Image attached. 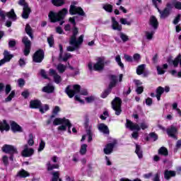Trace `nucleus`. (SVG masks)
I'll list each match as a JSON object with an SVG mask.
<instances>
[{"label": "nucleus", "mask_w": 181, "mask_h": 181, "mask_svg": "<svg viewBox=\"0 0 181 181\" xmlns=\"http://www.w3.org/2000/svg\"><path fill=\"white\" fill-rule=\"evenodd\" d=\"M73 35L71 37V39L69 40V45L71 46H69L67 47L68 52H74V50L78 49L80 47V45L83 43V37H84L83 35H81L78 40L76 37L77 36V34L78 33V30H77V28H74L73 31Z\"/></svg>", "instance_id": "nucleus-1"}, {"label": "nucleus", "mask_w": 181, "mask_h": 181, "mask_svg": "<svg viewBox=\"0 0 181 181\" xmlns=\"http://www.w3.org/2000/svg\"><path fill=\"white\" fill-rule=\"evenodd\" d=\"M54 125H61L58 127L59 131H66L68 127L69 134H71V123L69 119L66 118H56L53 122Z\"/></svg>", "instance_id": "nucleus-2"}, {"label": "nucleus", "mask_w": 181, "mask_h": 181, "mask_svg": "<svg viewBox=\"0 0 181 181\" xmlns=\"http://www.w3.org/2000/svg\"><path fill=\"white\" fill-rule=\"evenodd\" d=\"M68 12L69 11L67 8H63L57 13L53 11H50L48 16L51 22H58V21H63Z\"/></svg>", "instance_id": "nucleus-3"}, {"label": "nucleus", "mask_w": 181, "mask_h": 181, "mask_svg": "<svg viewBox=\"0 0 181 181\" xmlns=\"http://www.w3.org/2000/svg\"><path fill=\"white\" fill-rule=\"evenodd\" d=\"M104 58H98L97 62L95 64H93L92 62H89L88 64V67L89 70H95V71H101L104 69Z\"/></svg>", "instance_id": "nucleus-4"}, {"label": "nucleus", "mask_w": 181, "mask_h": 181, "mask_svg": "<svg viewBox=\"0 0 181 181\" xmlns=\"http://www.w3.org/2000/svg\"><path fill=\"white\" fill-rule=\"evenodd\" d=\"M81 87L80 85H73V86H69L66 88V93L67 95H69V98H73L74 97V94H77L80 93Z\"/></svg>", "instance_id": "nucleus-5"}, {"label": "nucleus", "mask_w": 181, "mask_h": 181, "mask_svg": "<svg viewBox=\"0 0 181 181\" xmlns=\"http://www.w3.org/2000/svg\"><path fill=\"white\" fill-rule=\"evenodd\" d=\"M121 104H122V101H121V99L118 97H116L112 101V107L113 108L114 111H115L116 115H119L122 111L121 110Z\"/></svg>", "instance_id": "nucleus-6"}, {"label": "nucleus", "mask_w": 181, "mask_h": 181, "mask_svg": "<svg viewBox=\"0 0 181 181\" xmlns=\"http://www.w3.org/2000/svg\"><path fill=\"white\" fill-rule=\"evenodd\" d=\"M18 4H20L21 6H23L22 18H23V19H28L29 18V13H30V8H29V5L25 0H20L18 1Z\"/></svg>", "instance_id": "nucleus-7"}, {"label": "nucleus", "mask_w": 181, "mask_h": 181, "mask_svg": "<svg viewBox=\"0 0 181 181\" xmlns=\"http://www.w3.org/2000/svg\"><path fill=\"white\" fill-rule=\"evenodd\" d=\"M110 83L109 85V88L106 90H105L102 95L101 97L102 98H106L107 95H108V94H110V93H111V88H112V87H115V84H117V76L112 75L110 76Z\"/></svg>", "instance_id": "nucleus-8"}, {"label": "nucleus", "mask_w": 181, "mask_h": 181, "mask_svg": "<svg viewBox=\"0 0 181 181\" xmlns=\"http://www.w3.org/2000/svg\"><path fill=\"white\" fill-rule=\"evenodd\" d=\"M69 13L71 15H80L81 16H84V15H86L83 8L74 5H71Z\"/></svg>", "instance_id": "nucleus-9"}, {"label": "nucleus", "mask_w": 181, "mask_h": 181, "mask_svg": "<svg viewBox=\"0 0 181 181\" xmlns=\"http://www.w3.org/2000/svg\"><path fill=\"white\" fill-rule=\"evenodd\" d=\"M44 57L45 53L43 52V50L40 49L34 54V56L33 57V62L35 63H42Z\"/></svg>", "instance_id": "nucleus-10"}, {"label": "nucleus", "mask_w": 181, "mask_h": 181, "mask_svg": "<svg viewBox=\"0 0 181 181\" xmlns=\"http://www.w3.org/2000/svg\"><path fill=\"white\" fill-rule=\"evenodd\" d=\"M35 153V150L32 148H29V146L28 144H25L24 146V148L21 153V155L24 156V158H29L30 156H32Z\"/></svg>", "instance_id": "nucleus-11"}, {"label": "nucleus", "mask_w": 181, "mask_h": 181, "mask_svg": "<svg viewBox=\"0 0 181 181\" xmlns=\"http://www.w3.org/2000/svg\"><path fill=\"white\" fill-rule=\"evenodd\" d=\"M126 128H128L130 131H141V127L138 124L131 122L129 119H127Z\"/></svg>", "instance_id": "nucleus-12"}, {"label": "nucleus", "mask_w": 181, "mask_h": 181, "mask_svg": "<svg viewBox=\"0 0 181 181\" xmlns=\"http://www.w3.org/2000/svg\"><path fill=\"white\" fill-rule=\"evenodd\" d=\"M2 151L3 152H5V153H18V151L15 146L8 144H6L2 147Z\"/></svg>", "instance_id": "nucleus-13"}, {"label": "nucleus", "mask_w": 181, "mask_h": 181, "mask_svg": "<svg viewBox=\"0 0 181 181\" xmlns=\"http://www.w3.org/2000/svg\"><path fill=\"white\" fill-rule=\"evenodd\" d=\"M23 43L25 45L24 54L28 56L30 53V40L28 37L23 38Z\"/></svg>", "instance_id": "nucleus-14"}, {"label": "nucleus", "mask_w": 181, "mask_h": 181, "mask_svg": "<svg viewBox=\"0 0 181 181\" xmlns=\"http://www.w3.org/2000/svg\"><path fill=\"white\" fill-rule=\"evenodd\" d=\"M4 58L0 60V66H4L5 63H8V62H11V59L13 57V55L9 54L8 51H4Z\"/></svg>", "instance_id": "nucleus-15"}, {"label": "nucleus", "mask_w": 181, "mask_h": 181, "mask_svg": "<svg viewBox=\"0 0 181 181\" xmlns=\"http://www.w3.org/2000/svg\"><path fill=\"white\" fill-rule=\"evenodd\" d=\"M167 134L168 136L171 138H176V134H177V128L176 127L172 125L167 129Z\"/></svg>", "instance_id": "nucleus-16"}, {"label": "nucleus", "mask_w": 181, "mask_h": 181, "mask_svg": "<svg viewBox=\"0 0 181 181\" xmlns=\"http://www.w3.org/2000/svg\"><path fill=\"white\" fill-rule=\"evenodd\" d=\"M49 76L54 78V81L57 84L62 82V77L52 69H49Z\"/></svg>", "instance_id": "nucleus-17"}, {"label": "nucleus", "mask_w": 181, "mask_h": 181, "mask_svg": "<svg viewBox=\"0 0 181 181\" xmlns=\"http://www.w3.org/2000/svg\"><path fill=\"white\" fill-rule=\"evenodd\" d=\"M149 25L153 28L154 30L158 29V26H159V23L158 22V19L155 16H151L149 19Z\"/></svg>", "instance_id": "nucleus-18"}, {"label": "nucleus", "mask_w": 181, "mask_h": 181, "mask_svg": "<svg viewBox=\"0 0 181 181\" xmlns=\"http://www.w3.org/2000/svg\"><path fill=\"white\" fill-rule=\"evenodd\" d=\"M112 29L113 30H118L119 32L122 30V25H119L114 17L112 18Z\"/></svg>", "instance_id": "nucleus-19"}, {"label": "nucleus", "mask_w": 181, "mask_h": 181, "mask_svg": "<svg viewBox=\"0 0 181 181\" xmlns=\"http://www.w3.org/2000/svg\"><path fill=\"white\" fill-rule=\"evenodd\" d=\"M114 146H115V143H110L107 144L104 148V153L105 155H110L111 152H112V149H114Z\"/></svg>", "instance_id": "nucleus-20"}, {"label": "nucleus", "mask_w": 181, "mask_h": 181, "mask_svg": "<svg viewBox=\"0 0 181 181\" xmlns=\"http://www.w3.org/2000/svg\"><path fill=\"white\" fill-rule=\"evenodd\" d=\"M157 9L160 15L161 19H165V18H168V16H169V14L170 13V8H165L163 11H160L159 8H157Z\"/></svg>", "instance_id": "nucleus-21"}, {"label": "nucleus", "mask_w": 181, "mask_h": 181, "mask_svg": "<svg viewBox=\"0 0 181 181\" xmlns=\"http://www.w3.org/2000/svg\"><path fill=\"white\" fill-rule=\"evenodd\" d=\"M11 127L9 124L6 122V120L0 121V131L4 132V131H9Z\"/></svg>", "instance_id": "nucleus-22"}, {"label": "nucleus", "mask_w": 181, "mask_h": 181, "mask_svg": "<svg viewBox=\"0 0 181 181\" xmlns=\"http://www.w3.org/2000/svg\"><path fill=\"white\" fill-rule=\"evenodd\" d=\"M11 130L13 132H22V128L15 122H11Z\"/></svg>", "instance_id": "nucleus-23"}, {"label": "nucleus", "mask_w": 181, "mask_h": 181, "mask_svg": "<svg viewBox=\"0 0 181 181\" xmlns=\"http://www.w3.org/2000/svg\"><path fill=\"white\" fill-rule=\"evenodd\" d=\"M85 127L87 131V135H88V141L91 142L93 141V135L91 133V126L88 125V122H86L85 124Z\"/></svg>", "instance_id": "nucleus-24"}, {"label": "nucleus", "mask_w": 181, "mask_h": 181, "mask_svg": "<svg viewBox=\"0 0 181 181\" xmlns=\"http://www.w3.org/2000/svg\"><path fill=\"white\" fill-rule=\"evenodd\" d=\"M98 128L100 132H103V134H110V130L108 129V127L105 125V124H99L98 125Z\"/></svg>", "instance_id": "nucleus-25"}, {"label": "nucleus", "mask_w": 181, "mask_h": 181, "mask_svg": "<svg viewBox=\"0 0 181 181\" xmlns=\"http://www.w3.org/2000/svg\"><path fill=\"white\" fill-rule=\"evenodd\" d=\"M176 176V172L173 170H165L164 173V177L166 180H169L170 177H175Z\"/></svg>", "instance_id": "nucleus-26"}, {"label": "nucleus", "mask_w": 181, "mask_h": 181, "mask_svg": "<svg viewBox=\"0 0 181 181\" xmlns=\"http://www.w3.org/2000/svg\"><path fill=\"white\" fill-rule=\"evenodd\" d=\"M59 50H60L59 59H62L64 62H67V60H69V59L71 57V54H65L64 58H62V54H63V46H62V45H59Z\"/></svg>", "instance_id": "nucleus-27"}, {"label": "nucleus", "mask_w": 181, "mask_h": 181, "mask_svg": "<svg viewBox=\"0 0 181 181\" xmlns=\"http://www.w3.org/2000/svg\"><path fill=\"white\" fill-rule=\"evenodd\" d=\"M156 30H148L145 32V37L147 40H152L153 39V35H155V31Z\"/></svg>", "instance_id": "nucleus-28"}, {"label": "nucleus", "mask_w": 181, "mask_h": 181, "mask_svg": "<svg viewBox=\"0 0 181 181\" xmlns=\"http://www.w3.org/2000/svg\"><path fill=\"white\" fill-rule=\"evenodd\" d=\"M163 93H165V89L163 88H162L161 86H159L158 88H157L156 97L158 101H160V97L162 94H163Z\"/></svg>", "instance_id": "nucleus-29"}, {"label": "nucleus", "mask_w": 181, "mask_h": 181, "mask_svg": "<svg viewBox=\"0 0 181 181\" xmlns=\"http://www.w3.org/2000/svg\"><path fill=\"white\" fill-rule=\"evenodd\" d=\"M40 105H42V103L40 100H31L30 103V108H40Z\"/></svg>", "instance_id": "nucleus-30"}, {"label": "nucleus", "mask_w": 181, "mask_h": 181, "mask_svg": "<svg viewBox=\"0 0 181 181\" xmlns=\"http://www.w3.org/2000/svg\"><path fill=\"white\" fill-rule=\"evenodd\" d=\"M168 69L167 64H164L162 66H157L158 74H165V70Z\"/></svg>", "instance_id": "nucleus-31"}, {"label": "nucleus", "mask_w": 181, "mask_h": 181, "mask_svg": "<svg viewBox=\"0 0 181 181\" xmlns=\"http://www.w3.org/2000/svg\"><path fill=\"white\" fill-rule=\"evenodd\" d=\"M42 91L44 93H53V91H54V86L48 84L42 88Z\"/></svg>", "instance_id": "nucleus-32"}, {"label": "nucleus", "mask_w": 181, "mask_h": 181, "mask_svg": "<svg viewBox=\"0 0 181 181\" xmlns=\"http://www.w3.org/2000/svg\"><path fill=\"white\" fill-rule=\"evenodd\" d=\"M6 16L11 19L12 21H16V14L15 13V10L11 9L10 12L6 13Z\"/></svg>", "instance_id": "nucleus-33"}, {"label": "nucleus", "mask_w": 181, "mask_h": 181, "mask_svg": "<svg viewBox=\"0 0 181 181\" xmlns=\"http://www.w3.org/2000/svg\"><path fill=\"white\" fill-rule=\"evenodd\" d=\"M135 152H136L138 158L139 159H142L144 156L142 154V150H141V146H139L138 144L136 145V151H135Z\"/></svg>", "instance_id": "nucleus-34"}, {"label": "nucleus", "mask_w": 181, "mask_h": 181, "mask_svg": "<svg viewBox=\"0 0 181 181\" xmlns=\"http://www.w3.org/2000/svg\"><path fill=\"white\" fill-rule=\"evenodd\" d=\"M145 67H146L145 64H141L137 67L136 73L139 76H141V74H142L144 71H145Z\"/></svg>", "instance_id": "nucleus-35"}, {"label": "nucleus", "mask_w": 181, "mask_h": 181, "mask_svg": "<svg viewBox=\"0 0 181 181\" xmlns=\"http://www.w3.org/2000/svg\"><path fill=\"white\" fill-rule=\"evenodd\" d=\"M18 175L20 176V177H28L30 175L26 170H22L18 173Z\"/></svg>", "instance_id": "nucleus-36"}, {"label": "nucleus", "mask_w": 181, "mask_h": 181, "mask_svg": "<svg viewBox=\"0 0 181 181\" xmlns=\"http://www.w3.org/2000/svg\"><path fill=\"white\" fill-rule=\"evenodd\" d=\"M119 36L124 42H128L129 40V37H128V35L123 33H119Z\"/></svg>", "instance_id": "nucleus-37"}, {"label": "nucleus", "mask_w": 181, "mask_h": 181, "mask_svg": "<svg viewBox=\"0 0 181 181\" xmlns=\"http://www.w3.org/2000/svg\"><path fill=\"white\" fill-rule=\"evenodd\" d=\"M25 32L31 39H33V35H32V28H30V25L28 24L26 25L25 26Z\"/></svg>", "instance_id": "nucleus-38"}, {"label": "nucleus", "mask_w": 181, "mask_h": 181, "mask_svg": "<svg viewBox=\"0 0 181 181\" xmlns=\"http://www.w3.org/2000/svg\"><path fill=\"white\" fill-rule=\"evenodd\" d=\"M52 4L54 6H62L64 5V0H52Z\"/></svg>", "instance_id": "nucleus-39"}, {"label": "nucleus", "mask_w": 181, "mask_h": 181, "mask_svg": "<svg viewBox=\"0 0 181 181\" xmlns=\"http://www.w3.org/2000/svg\"><path fill=\"white\" fill-rule=\"evenodd\" d=\"M120 23H122V25H127V26H131L132 23V21H128V19L127 18H120Z\"/></svg>", "instance_id": "nucleus-40"}, {"label": "nucleus", "mask_w": 181, "mask_h": 181, "mask_svg": "<svg viewBox=\"0 0 181 181\" xmlns=\"http://www.w3.org/2000/svg\"><path fill=\"white\" fill-rule=\"evenodd\" d=\"M47 168L48 170H53V169H59V164L51 165L50 163H47Z\"/></svg>", "instance_id": "nucleus-41"}, {"label": "nucleus", "mask_w": 181, "mask_h": 181, "mask_svg": "<svg viewBox=\"0 0 181 181\" xmlns=\"http://www.w3.org/2000/svg\"><path fill=\"white\" fill-rule=\"evenodd\" d=\"M57 70H58L59 73H64L66 71V66L59 64L57 66Z\"/></svg>", "instance_id": "nucleus-42"}, {"label": "nucleus", "mask_w": 181, "mask_h": 181, "mask_svg": "<svg viewBox=\"0 0 181 181\" xmlns=\"http://www.w3.org/2000/svg\"><path fill=\"white\" fill-rule=\"evenodd\" d=\"M158 153L160 155H163L164 156H168V149L165 147H161L159 150H158Z\"/></svg>", "instance_id": "nucleus-43"}, {"label": "nucleus", "mask_w": 181, "mask_h": 181, "mask_svg": "<svg viewBox=\"0 0 181 181\" xmlns=\"http://www.w3.org/2000/svg\"><path fill=\"white\" fill-rule=\"evenodd\" d=\"M115 62L121 69H124V64L121 62V57L119 55L115 57Z\"/></svg>", "instance_id": "nucleus-44"}, {"label": "nucleus", "mask_w": 181, "mask_h": 181, "mask_svg": "<svg viewBox=\"0 0 181 181\" xmlns=\"http://www.w3.org/2000/svg\"><path fill=\"white\" fill-rule=\"evenodd\" d=\"M15 97V90L11 92L10 95L5 99V103H9V101H12V98Z\"/></svg>", "instance_id": "nucleus-45"}, {"label": "nucleus", "mask_w": 181, "mask_h": 181, "mask_svg": "<svg viewBox=\"0 0 181 181\" xmlns=\"http://www.w3.org/2000/svg\"><path fill=\"white\" fill-rule=\"evenodd\" d=\"M87 152V144H82L80 150L81 155H86Z\"/></svg>", "instance_id": "nucleus-46"}, {"label": "nucleus", "mask_w": 181, "mask_h": 181, "mask_svg": "<svg viewBox=\"0 0 181 181\" xmlns=\"http://www.w3.org/2000/svg\"><path fill=\"white\" fill-rule=\"evenodd\" d=\"M52 176L53 177H52V181H57V180H59L60 173H59V171L54 172V173H52Z\"/></svg>", "instance_id": "nucleus-47"}, {"label": "nucleus", "mask_w": 181, "mask_h": 181, "mask_svg": "<svg viewBox=\"0 0 181 181\" xmlns=\"http://www.w3.org/2000/svg\"><path fill=\"white\" fill-rule=\"evenodd\" d=\"M45 146H46V143L43 140H41L39 148H38V152H42L45 149Z\"/></svg>", "instance_id": "nucleus-48"}, {"label": "nucleus", "mask_w": 181, "mask_h": 181, "mask_svg": "<svg viewBox=\"0 0 181 181\" xmlns=\"http://www.w3.org/2000/svg\"><path fill=\"white\" fill-rule=\"evenodd\" d=\"M48 110H49V106L47 105H45L42 107V105H40V112H42V114H45V112H46V111H48Z\"/></svg>", "instance_id": "nucleus-49"}, {"label": "nucleus", "mask_w": 181, "mask_h": 181, "mask_svg": "<svg viewBox=\"0 0 181 181\" xmlns=\"http://www.w3.org/2000/svg\"><path fill=\"white\" fill-rule=\"evenodd\" d=\"M48 45H49V47H52L54 43V39L53 36H50L47 38Z\"/></svg>", "instance_id": "nucleus-50"}, {"label": "nucleus", "mask_w": 181, "mask_h": 181, "mask_svg": "<svg viewBox=\"0 0 181 181\" xmlns=\"http://www.w3.org/2000/svg\"><path fill=\"white\" fill-rule=\"evenodd\" d=\"M103 9H105L106 12H112V6L106 4L103 6Z\"/></svg>", "instance_id": "nucleus-51"}, {"label": "nucleus", "mask_w": 181, "mask_h": 181, "mask_svg": "<svg viewBox=\"0 0 181 181\" xmlns=\"http://www.w3.org/2000/svg\"><path fill=\"white\" fill-rule=\"evenodd\" d=\"M33 134H30L29 135V140L28 141V145H30V146H33V145L35 144V141H33Z\"/></svg>", "instance_id": "nucleus-52"}, {"label": "nucleus", "mask_w": 181, "mask_h": 181, "mask_svg": "<svg viewBox=\"0 0 181 181\" xmlns=\"http://www.w3.org/2000/svg\"><path fill=\"white\" fill-rule=\"evenodd\" d=\"M124 59L126 62H134V58H132V57H131L127 54H124Z\"/></svg>", "instance_id": "nucleus-53"}, {"label": "nucleus", "mask_w": 181, "mask_h": 181, "mask_svg": "<svg viewBox=\"0 0 181 181\" xmlns=\"http://www.w3.org/2000/svg\"><path fill=\"white\" fill-rule=\"evenodd\" d=\"M60 112V107L59 106H55L54 108L52 110V114L54 115H57Z\"/></svg>", "instance_id": "nucleus-54"}, {"label": "nucleus", "mask_w": 181, "mask_h": 181, "mask_svg": "<svg viewBox=\"0 0 181 181\" xmlns=\"http://www.w3.org/2000/svg\"><path fill=\"white\" fill-rule=\"evenodd\" d=\"M180 17H181V15L180 14H178L175 18L174 19L173 21V23L174 25H177V23H179V22L180 21Z\"/></svg>", "instance_id": "nucleus-55"}, {"label": "nucleus", "mask_w": 181, "mask_h": 181, "mask_svg": "<svg viewBox=\"0 0 181 181\" xmlns=\"http://www.w3.org/2000/svg\"><path fill=\"white\" fill-rule=\"evenodd\" d=\"M152 2L155 7L158 9V5H159V4H162V0H152Z\"/></svg>", "instance_id": "nucleus-56"}, {"label": "nucleus", "mask_w": 181, "mask_h": 181, "mask_svg": "<svg viewBox=\"0 0 181 181\" xmlns=\"http://www.w3.org/2000/svg\"><path fill=\"white\" fill-rule=\"evenodd\" d=\"M140 59H141V55H139V54H135L133 56V60L134 62H139Z\"/></svg>", "instance_id": "nucleus-57"}, {"label": "nucleus", "mask_w": 181, "mask_h": 181, "mask_svg": "<svg viewBox=\"0 0 181 181\" xmlns=\"http://www.w3.org/2000/svg\"><path fill=\"white\" fill-rule=\"evenodd\" d=\"M174 6L175 9H181V2L176 1L174 3Z\"/></svg>", "instance_id": "nucleus-58"}, {"label": "nucleus", "mask_w": 181, "mask_h": 181, "mask_svg": "<svg viewBox=\"0 0 181 181\" xmlns=\"http://www.w3.org/2000/svg\"><path fill=\"white\" fill-rule=\"evenodd\" d=\"M94 100H95V97H94V96L86 98V101H87L88 103H93V101H94Z\"/></svg>", "instance_id": "nucleus-59"}, {"label": "nucleus", "mask_w": 181, "mask_h": 181, "mask_svg": "<svg viewBox=\"0 0 181 181\" xmlns=\"http://www.w3.org/2000/svg\"><path fill=\"white\" fill-rule=\"evenodd\" d=\"M11 90H12V88L10 86V85H6V88H5L6 94H9V93H11Z\"/></svg>", "instance_id": "nucleus-60"}, {"label": "nucleus", "mask_w": 181, "mask_h": 181, "mask_svg": "<svg viewBox=\"0 0 181 181\" xmlns=\"http://www.w3.org/2000/svg\"><path fill=\"white\" fill-rule=\"evenodd\" d=\"M21 95L24 97V98H28L29 97V91L28 90H24L22 93Z\"/></svg>", "instance_id": "nucleus-61"}, {"label": "nucleus", "mask_w": 181, "mask_h": 181, "mask_svg": "<svg viewBox=\"0 0 181 181\" xmlns=\"http://www.w3.org/2000/svg\"><path fill=\"white\" fill-rule=\"evenodd\" d=\"M152 103H153L152 98H148L147 99H146V105H148V106L152 105Z\"/></svg>", "instance_id": "nucleus-62"}, {"label": "nucleus", "mask_w": 181, "mask_h": 181, "mask_svg": "<svg viewBox=\"0 0 181 181\" xmlns=\"http://www.w3.org/2000/svg\"><path fill=\"white\" fill-rule=\"evenodd\" d=\"M139 136V134H138V132H134L132 134V137L134 138V139H138Z\"/></svg>", "instance_id": "nucleus-63"}, {"label": "nucleus", "mask_w": 181, "mask_h": 181, "mask_svg": "<svg viewBox=\"0 0 181 181\" xmlns=\"http://www.w3.org/2000/svg\"><path fill=\"white\" fill-rule=\"evenodd\" d=\"M2 160H3V163L4 164V165H8V156H3V158H2Z\"/></svg>", "instance_id": "nucleus-64"}]
</instances>
